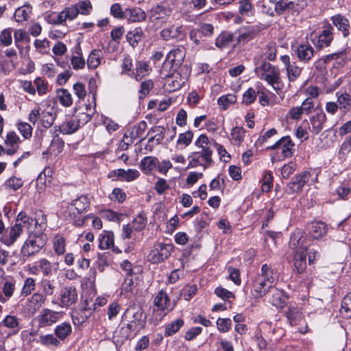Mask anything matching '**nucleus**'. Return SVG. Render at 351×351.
I'll return each instance as SVG.
<instances>
[{"mask_svg":"<svg viewBox=\"0 0 351 351\" xmlns=\"http://www.w3.org/2000/svg\"><path fill=\"white\" fill-rule=\"evenodd\" d=\"M47 235L40 230H30L27 239L23 243L21 252L27 258L38 253L47 243Z\"/></svg>","mask_w":351,"mask_h":351,"instance_id":"nucleus-1","label":"nucleus"},{"mask_svg":"<svg viewBox=\"0 0 351 351\" xmlns=\"http://www.w3.org/2000/svg\"><path fill=\"white\" fill-rule=\"evenodd\" d=\"M254 71L261 79L265 80L269 84L276 88L275 84H278L280 81V71L278 68L273 66L269 62L263 61L259 66L255 68Z\"/></svg>","mask_w":351,"mask_h":351,"instance_id":"nucleus-2","label":"nucleus"},{"mask_svg":"<svg viewBox=\"0 0 351 351\" xmlns=\"http://www.w3.org/2000/svg\"><path fill=\"white\" fill-rule=\"evenodd\" d=\"M213 143L210 142L208 136L206 134H201L195 143V145L202 148L201 152H192L188 157L190 159L193 155L199 154L201 158L205 161V164L202 165L204 169L209 167L213 162L212 159L213 151L210 149V145Z\"/></svg>","mask_w":351,"mask_h":351,"instance_id":"nucleus-3","label":"nucleus"},{"mask_svg":"<svg viewBox=\"0 0 351 351\" xmlns=\"http://www.w3.org/2000/svg\"><path fill=\"white\" fill-rule=\"evenodd\" d=\"M173 249L171 243H156L148 254V261L152 264L161 263L170 256Z\"/></svg>","mask_w":351,"mask_h":351,"instance_id":"nucleus-4","label":"nucleus"},{"mask_svg":"<svg viewBox=\"0 0 351 351\" xmlns=\"http://www.w3.org/2000/svg\"><path fill=\"white\" fill-rule=\"evenodd\" d=\"M311 174L308 171H304L294 176L287 184L286 192L289 195L300 193L303 187L310 180Z\"/></svg>","mask_w":351,"mask_h":351,"instance_id":"nucleus-5","label":"nucleus"},{"mask_svg":"<svg viewBox=\"0 0 351 351\" xmlns=\"http://www.w3.org/2000/svg\"><path fill=\"white\" fill-rule=\"evenodd\" d=\"M78 300L77 291L75 287L69 286L63 287L60 293L59 306L68 308L75 304Z\"/></svg>","mask_w":351,"mask_h":351,"instance_id":"nucleus-6","label":"nucleus"},{"mask_svg":"<svg viewBox=\"0 0 351 351\" xmlns=\"http://www.w3.org/2000/svg\"><path fill=\"white\" fill-rule=\"evenodd\" d=\"M295 143L291 140L289 136L282 137L278 141H276L273 145L268 147L267 149L275 150L277 149H281V155L282 159L285 158L292 157L294 152Z\"/></svg>","mask_w":351,"mask_h":351,"instance_id":"nucleus-7","label":"nucleus"},{"mask_svg":"<svg viewBox=\"0 0 351 351\" xmlns=\"http://www.w3.org/2000/svg\"><path fill=\"white\" fill-rule=\"evenodd\" d=\"M143 312L141 308L130 307L125 311L123 319H130L128 322L135 326L138 330L143 328L145 321L143 319Z\"/></svg>","mask_w":351,"mask_h":351,"instance_id":"nucleus-8","label":"nucleus"},{"mask_svg":"<svg viewBox=\"0 0 351 351\" xmlns=\"http://www.w3.org/2000/svg\"><path fill=\"white\" fill-rule=\"evenodd\" d=\"M60 317L59 312L49 308H43L37 317L39 328L50 326L56 323Z\"/></svg>","mask_w":351,"mask_h":351,"instance_id":"nucleus-9","label":"nucleus"},{"mask_svg":"<svg viewBox=\"0 0 351 351\" xmlns=\"http://www.w3.org/2000/svg\"><path fill=\"white\" fill-rule=\"evenodd\" d=\"M305 233L300 229L295 230L291 234L289 247L293 250L307 252Z\"/></svg>","mask_w":351,"mask_h":351,"instance_id":"nucleus-10","label":"nucleus"},{"mask_svg":"<svg viewBox=\"0 0 351 351\" xmlns=\"http://www.w3.org/2000/svg\"><path fill=\"white\" fill-rule=\"evenodd\" d=\"M333 29V27L330 23L324 25V29L318 36L317 43L315 44L317 49H322L331 45L334 39Z\"/></svg>","mask_w":351,"mask_h":351,"instance_id":"nucleus-11","label":"nucleus"},{"mask_svg":"<svg viewBox=\"0 0 351 351\" xmlns=\"http://www.w3.org/2000/svg\"><path fill=\"white\" fill-rule=\"evenodd\" d=\"M171 12V8L167 1H162L160 3L153 7L149 12V18L151 21L159 20L169 16Z\"/></svg>","mask_w":351,"mask_h":351,"instance_id":"nucleus-12","label":"nucleus"},{"mask_svg":"<svg viewBox=\"0 0 351 351\" xmlns=\"http://www.w3.org/2000/svg\"><path fill=\"white\" fill-rule=\"evenodd\" d=\"M280 60L285 64L289 80L291 82L295 81L300 76L301 69L296 66L295 62H291L288 55L281 56Z\"/></svg>","mask_w":351,"mask_h":351,"instance_id":"nucleus-13","label":"nucleus"},{"mask_svg":"<svg viewBox=\"0 0 351 351\" xmlns=\"http://www.w3.org/2000/svg\"><path fill=\"white\" fill-rule=\"evenodd\" d=\"M332 25L341 32L343 36L346 38L350 34V22L348 19L341 14L333 15L330 17Z\"/></svg>","mask_w":351,"mask_h":351,"instance_id":"nucleus-14","label":"nucleus"},{"mask_svg":"<svg viewBox=\"0 0 351 351\" xmlns=\"http://www.w3.org/2000/svg\"><path fill=\"white\" fill-rule=\"evenodd\" d=\"M146 13L139 7H130L125 9V19L129 23H140L146 19Z\"/></svg>","mask_w":351,"mask_h":351,"instance_id":"nucleus-15","label":"nucleus"},{"mask_svg":"<svg viewBox=\"0 0 351 351\" xmlns=\"http://www.w3.org/2000/svg\"><path fill=\"white\" fill-rule=\"evenodd\" d=\"M160 36L165 40L170 39H176L177 40H182L186 36V33L184 31L182 26L174 27L163 29L160 32Z\"/></svg>","mask_w":351,"mask_h":351,"instance_id":"nucleus-16","label":"nucleus"},{"mask_svg":"<svg viewBox=\"0 0 351 351\" xmlns=\"http://www.w3.org/2000/svg\"><path fill=\"white\" fill-rule=\"evenodd\" d=\"M327 118L322 109H319L317 113L310 118V122L312 128L310 131L315 135H317L323 130L324 124L326 122Z\"/></svg>","mask_w":351,"mask_h":351,"instance_id":"nucleus-17","label":"nucleus"},{"mask_svg":"<svg viewBox=\"0 0 351 351\" xmlns=\"http://www.w3.org/2000/svg\"><path fill=\"white\" fill-rule=\"evenodd\" d=\"M270 288L263 280L256 276L251 284V294L254 298L258 299L264 296Z\"/></svg>","mask_w":351,"mask_h":351,"instance_id":"nucleus-18","label":"nucleus"},{"mask_svg":"<svg viewBox=\"0 0 351 351\" xmlns=\"http://www.w3.org/2000/svg\"><path fill=\"white\" fill-rule=\"evenodd\" d=\"M309 236L313 239H319L326 236L328 228L325 223L322 221H314L308 225Z\"/></svg>","mask_w":351,"mask_h":351,"instance_id":"nucleus-19","label":"nucleus"},{"mask_svg":"<svg viewBox=\"0 0 351 351\" xmlns=\"http://www.w3.org/2000/svg\"><path fill=\"white\" fill-rule=\"evenodd\" d=\"M184 49H173L167 54L164 66H166L168 64H171V67L180 66L184 58Z\"/></svg>","mask_w":351,"mask_h":351,"instance_id":"nucleus-20","label":"nucleus"},{"mask_svg":"<svg viewBox=\"0 0 351 351\" xmlns=\"http://www.w3.org/2000/svg\"><path fill=\"white\" fill-rule=\"evenodd\" d=\"M239 32L240 34L237 38V43H245L255 38L258 34V28L256 26L243 27Z\"/></svg>","mask_w":351,"mask_h":351,"instance_id":"nucleus-21","label":"nucleus"},{"mask_svg":"<svg viewBox=\"0 0 351 351\" xmlns=\"http://www.w3.org/2000/svg\"><path fill=\"white\" fill-rule=\"evenodd\" d=\"M294 270L303 274L306 268V252L296 250L293 256Z\"/></svg>","mask_w":351,"mask_h":351,"instance_id":"nucleus-22","label":"nucleus"},{"mask_svg":"<svg viewBox=\"0 0 351 351\" xmlns=\"http://www.w3.org/2000/svg\"><path fill=\"white\" fill-rule=\"evenodd\" d=\"M295 1H290L289 2L275 1V11L278 16L282 15L286 11L290 12L293 15L298 14Z\"/></svg>","mask_w":351,"mask_h":351,"instance_id":"nucleus-23","label":"nucleus"},{"mask_svg":"<svg viewBox=\"0 0 351 351\" xmlns=\"http://www.w3.org/2000/svg\"><path fill=\"white\" fill-rule=\"evenodd\" d=\"M23 232V226L21 223H16L12 226L9 232V237L4 236L2 237V241L7 245H11L13 244L18 237Z\"/></svg>","mask_w":351,"mask_h":351,"instance_id":"nucleus-24","label":"nucleus"},{"mask_svg":"<svg viewBox=\"0 0 351 351\" xmlns=\"http://www.w3.org/2000/svg\"><path fill=\"white\" fill-rule=\"evenodd\" d=\"M336 96L339 109L343 114L344 115L350 112L351 109V96L346 93H341L339 92L336 93Z\"/></svg>","mask_w":351,"mask_h":351,"instance_id":"nucleus-25","label":"nucleus"},{"mask_svg":"<svg viewBox=\"0 0 351 351\" xmlns=\"http://www.w3.org/2000/svg\"><path fill=\"white\" fill-rule=\"evenodd\" d=\"M39 341L41 345L51 349L62 346L60 340L58 339L55 334L41 335L39 337Z\"/></svg>","mask_w":351,"mask_h":351,"instance_id":"nucleus-26","label":"nucleus"},{"mask_svg":"<svg viewBox=\"0 0 351 351\" xmlns=\"http://www.w3.org/2000/svg\"><path fill=\"white\" fill-rule=\"evenodd\" d=\"M72 332V326L70 323L64 322L57 325L54 329V334L60 341H64Z\"/></svg>","mask_w":351,"mask_h":351,"instance_id":"nucleus-27","label":"nucleus"},{"mask_svg":"<svg viewBox=\"0 0 351 351\" xmlns=\"http://www.w3.org/2000/svg\"><path fill=\"white\" fill-rule=\"evenodd\" d=\"M258 278L263 280L271 288L275 283V277L271 267L267 264H263L261 267V273L257 276Z\"/></svg>","mask_w":351,"mask_h":351,"instance_id":"nucleus-28","label":"nucleus"},{"mask_svg":"<svg viewBox=\"0 0 351 351\" xmlns=\"http://www.w3.org/2000/svg\"><path fill=\"white\" fill-rule=\"evenodd\" d=\"M314 52V49L309 45H300L296 50L298 59L304 62H307L311 59Z\"/></svg>","mask_w":351,"mask_h":351,"instance_id":"nucleus-29","label":"nucleus"},{"mask_svg":"<svg viewBox=\"0 0 351 351\" xmlns=\"http://www.w3.org/2000/svg\"><path fill=\"white\" fill-rule=\"evenodd\" d=\"M234 34L228 31H223L215 39V46L220 49L230 46L233 41Z\"/></svg>","mask_w":351,"mask_h":351,"instance_id":"nucleus-30","label":"nucleus"},{"mask_svg":"<svg viewBox=\"0 0 351 351\" xmlns=\"http://www.w3.org/2000/svg\"><path fill=\"white\" fill-rule=\"evenodd\" d=\"M154 305L157 307L158 310L165 311V310H171L169 308L170 306V300L169 296L164 291H160L156 295L154 300Z\"/></svg>","mask_w":351,"mask_h":351,"instance_id":"nucleus-31","label":"nucleus"},{"mask_svg":"<svg viewBox=\"0 0 351 351\" xmlns=\"http://www.w3.org/2000/svg\"><path fill=\"white\" fill-rule=\"evenodd\" d=\"M143 36L144 33L142 28L141 27H138L127 33L126 40L129 44L134 48L138 45Z\"/></svg>","mask_w":351,"mask_h":351,"instance_id":"nucleus-32","label":"nucleus"},{"mask_svg":"<svg viewBox=\"0 0 351 351\" xmlns=\"http://www.w3.org/2000/svg\"><path fill=\"white\" fill-rule=\"evenodd\" d=\"M326 56V59L328 62L332 60H339L337 63L338 66L343 67L348 62L347 60V48H343L338 51L328 54Z\"/></svg>","mask_w":351,"mask_h":351,"instance_id":"nucleus-33","label":"nucleus"},{"mask_svg":"<svg viewBox=\"0 0 351 351\" xmlns=\"http://www.w3.org/2000/svg\"><path fill=\"white\" fill-rule=\"evenodd\" d=\"M157 165L158 158L156 157L146 156L141 160L140 167L143 173L149 174L156 168Z\"/></svg>","mask_w":351,"mask_h":351,"instance_id":"nucleus-34","label":"nucleus"},{"mask_svg":"<svg viewBox=\"0 0 351 351\" xmlns=\"http://www.w3.org/2000/svg\"><path fill=\"white\" fill-rule=\"evenodd\" d=\"M114 174L118 178H121L122 180L127 182L133 181L138 178L140 176L138 171L132 169H128L127 171L123 169H119L114 171Z\"/></svg>","mask_w":351,"mask_h":351,"instance_id":"nucleus-35","label":"nucleus"},{"mask_svg":"<svg viewBox=\"0 0 351 351\" xmlns=\"http://www.w3.org/2000/svg\"><path fill=\"white\" fill-rule=\"evenodd\" d=\"M19 319L13 315H7L1 322H0V330L3 327H7L8 328L14 330V334H16L19 330Z\"/></svg>","mask_w":351,"mask_h":351,"instance_id":"nucleus-36","label":"nucleus"},{"mask_svg":"<svg viewBox=\"0 0 351 351\" xmlns=\"http://www.w3.org/2000/svg\"><path fill=\"white\" fill-rule=\"evenodd\" d=\"M71 204L75 207L79 214L86 212L90 207L89 199L86 195H81L73 199Z\"/></svg>","mask_w":351,"mask_h":351,"instance_id":"nucleus-37","label":"nucleus"},{"mask_svg":"<svg viewBox=\"0 0 351 351\" xmlns=\"http://www.w3.org/2000/svg\"><path fill=\"white\" fill-rule=\"evenodd\" d=\"M80 128L79 121L75 119L62 123L59 127V130L64 134H70L75 132Z\"/></svg>","mask_w":351,"mask_h":351,"instance_id":"nucleus-38","label":"nucleus"},{"mask_svg":"<svg viewBox=\"0 0 351 351\" xmlns=\"http://www.w3.org/2000/svg\"><path fill=\"white\" fill-rule=\"evenodd\" d=\"M147 127V124L145 121H141L137 125H134L130 131V143H132L134 140L141 137Z\"/></svg>","mask_w":351,"mask_h":351,"instance_id":"nucleus-39","label":"nucleus"},{"mask_svg":"<svg viewBox=\"0 0 351 351\" xmlns=\"http://www.w3.org/2000/svg\"><path fill=\"white\" fill-rule=\"evenodd\" d=\"M101 56L102 52L100 49L92 50L87 60L88 68L96 69L100 64Z\"/></svg>","mask_w":351,"mask_h":351,"instance_id":"nucleus-40","label":"nucleus"},{"mask_svg":"<svg viewBox=\"0 0 351 351\" xmlns=\"http://www.w3.org/2000/svg\"><path fill=\"white\" fill-rule=\"evenodd\" d=\"M114 245V235L112 232H104V234L99 237V247L101 250L110 248Z\"/></svg>","mask_w":351,"mask_h":351,"instance_id":"nucleus-41","label":"nucleus"},{"mask_svg":"<svg viewBox=\"0 0 351 351\" xmlns=\"http://www.w3.org/2000/svg\"><path fill=\"white\" fill-rule=\"evenodd\" d=\"M285 315L291 326L296 325L301 319V312L296 307H289Z\"/></svg>","mask_w":351,"mask_h":351,"instance_id":"nucleus-42","label":"nucleus"},{"mask_svg":"<svg viewBox=\"0 0 351 351\" xmlns=\"http://www.w3.org/2000/svg\"><path fill=\"white\" fill-rule=\"evenodd\" d=\"M184 325V320L177 319L171 323L167 324L165 327V336L170 337L176 334Z\"/></svg>","mask_w":351,"mask_h":351,"instance_id":"nucleus-43","label":"nucleus"},{"mask_svg":"<svg viewBox=\"0 0 351 351\" xmlns=\"http://www.w3.org/2000/svg\"><path fill=\"white\" fill-rule=\"evenodd\" d=\"M60 103L66 107L71 106L73 104L72 96L70 93L64 88L58 89L57 91Z\"/></svg>","mask_w":351,"mask_h":351,"instance_id":"nucleus-44","label":"nucleus"},{"mask_svg":"<svg viewBox=\"0 0 351 351\" xmlns=\"http://www.w3.org/2000/svg\"><path fill=\"white\" fill-rule=\"evenodd\" d=\"M25 8L29 10V12H31L32 6L29 4H25L23 7H19L14 12V18L16 22L21 23L28 19L29 13Z\"/></svg>","mask_w":351,"mask_h":351,"instance_id":"nucleus-45","label":"nucleus"},{"mask_svg":"<svg viewBox=\"0 0 351 351\" xmlns=\"http://www.w3.org/2000/svg\"><path fill=\"white\" fill-rule=\"evenodd\" d=\"M245 130L242 127H234L231 131L232 139L234 144L239 145L244 140Z\"/></svg>","mask_w":351,"mask_h":351,"instance_id":"nucleus-46","label":"nucleus"},{"mask_svg":"<svg viewBox=\"0 0 351 351\" xmlns=\"http://www.w3.org/2000/svg\"><path fill=\"white\" fill-rule=\"evenodd\" d=\"M239 14L242 16H252L254 10L250 0H240L239 7Z\"/></svg>","mask_w":351,"mask_h":351,"instance_id":"nucleus-47","label":"nucleus"},{"mask_svg":"<svg viewBox=\"0 0 351 351\" xmlns=\"http://www.w3.org/2000/svg\"><path fill=\"white\" fill-rule=\"evenodd\" d=\"M341 313L347 317H351V292L342 300Z\"/></svg>","mask_w":351,"mask_h":351,"instance_id":"nucleus-48","label":"nucleus"},{"mask_svg":"<svg viewBox=\"0 0 351 351\" xmlns=\"http://www.w3.org/2000/svg\"><path fill=\"white\" fill-rule=\"evenodd\" d=\"M53 250L58 255H62L65 252L66 240L63 237L56 236L53 239Z\"/></svg>","mask_w":351,"mask_h":351,"instance_id":"nucleus-49","label":"nucleus"},{"mask_svg":"<svg viewBox=\"0 0 351 351\" xmlns=\"http://www.w3.org/2000/svg\"><path fill=\"white\" fill-rule=\"evenodd\" d=\"M236 101L237 97L234 94L223 95L217 100L218 104L222 106L223 110H226L230 105L234 104Z\"/></svg>","mask_w":351,"mask_h":351,"instance_id":"nucleus-50","label":"nucleus"},{"mask_svg":"<svg viewBox=\"0 0 351 351\" xmlns=\"http://www.w3.org/2000/svg\"><path fill=\"white\" fill-rule=\"evenodd\" d=\"M152 133H156L154 136L156 138V145H160L165 137V129L160 125H156L149 129L147 136Z\"/></svg>","mask_w":351,"mask_h":351,"instance_id":"nucleus-51","label":"nucleus"},{"mask_svg":"<svg viewBox=\"0 0 351 351\" xmlns=\"http://www.w3.org/2000/svg\"><path fill=\"white\" fill-rule=\"evenodd\" d=\"M55 120V114L49 112H43L40 115V123L43 128H50Z\"/></svg>","mask_w":351,"mask_h":351,"instance_id":"nucleus-52","label":"nucleus"},{"mask_svg":"<svg viewBox=\"0 0 351 351\" xmlns=\"http://www.w3.org/2000/svg\"><path fill=\"white\" fill-rule=\"evenodd\" d=\"M133 228L136 231L143 230L147 223L146 215L144 213H141L136 218L134 219Z\"/></svg>","mask_w":351,"mask_h":351,"instance_id":"nucleus-53","label":"nucleus"},{"mask_svg":"<svg viewBox=\"0 0 351 351\" xmlns=\"http://www.w3.org/2000/svg\"><path fill=\"white\" fill-rule=\"evenodd\" d=\"M154 88V83L152 80H145L142 82L141 84V88L139 90L138 99L142 100L146 95H147L149 91Z\"/></svg>","mask_w":351,"mask_h":351,"instance_id":"nucleus-54","label":"nucleus"},{"mask_svg":"<svg viewBox=\"0 0 351 351\" xmlns=\"http://www.w3.org/2000/svg\"><path fill=\"white\" fill-rule=\"evenodd\" d=\"M34 221V219L32 217H29L25 212H20L18 214L16 220V223H21V225L24 224L27 226V228L29 229V232L32 230L31 226H32Z\"/></svg>","mask_w":351,"mask_h":351,"instance_id":"nucleus-55","label":"nucleus"},{"mask_svg":"<svg viewBox=\"0 0 351 351\" xmlns=\"http://www.w3.org/2000/svg\"><path fill=\"white\" fill-rule=\"evenodd\" d=\"M12 28L3 29L0 33V42L3 46H10L12 43Z\"/></svg>","mask_w":351,"mask_h":351,"instance_id":"nucleus-56","label":"nucleus"},{"mask_svg":"<svg viewBox=\"0 0 351 351\" xmlns=\"http://www.w3.org/2000/svg\"><path fill=\"white\" fill-rule=\"evenodd\" d=\"M73 322L75 325H82L85 323L88 318L90 317H88V315L86 312L82 311L80 308L79 311H76L75 313H73L72 315Z\"/></svg>","mask_w":351,"mask_h":351,"instance_id":"nucleus-57","label":"nucleus"},{"mask_svg":"<svg viewBox=\"0 0 351 351\" xmlns=\"http://www.w3.org/2000/svg\"><path fill=\"white\" fill-rule=\"evenodd\" d=\"M82 56V51H80L77 52V56H72L71 62L73 69L79 70L84 67L85 60Z\"/></svg>","mask_w":351,"mask_h":351,"instance_id":"nucleus-58","label":"nucleus"},{"mask_svg":"<svg viewBox=\"0 0 351 351\" xmlns=\"http://www.w3.org/2000/svg\"><path fill=\"white\" fill-rule=\"evenodd\" d=\"M75 6L79 11V14L85 15L89 14L93 8L89 0L80 1L78 3L75 4Z\"/></svg>","mask_w":351,"mask_h":351,"instance_id":"nucleus-59","label":"nucleus"},{"mask_svg":"<svg viewBox=\"0 0 351 351\" xmlns=\"http://www.w3.org/2000/svg\"><path fill=\"white\" fill-rule=\"evenodd\" d=\"M256 99V93L252 88H248L243 95V103L250 105L254 102Z\"/></svg>","mask_w":351,"mask_h":351,"instance_id":"nucleus-60","label":"nucleus"},{"mask_svg":"<svg viewBox=\"0 0 351 351\" xmlns=\"http://www.w3.org/2000/svg\"><path fill=\"white\" fill-rule=\"evenodd\" d=\"M197 291V288L195 285H189L182 289V295L184 300L189 301L196 294Z\"/></svg>","mask_w":351,"mask_h":351,"instance_id":"nucleus-61","label":"nucleus"},{"mask_svg":"<svg viewBox=\"0 0 351 351\" xmlns=\"http://www.w3.org/2000/svg\"><path fill=\"white\" fill-rule=\"evenodd\" d=\"M232 325V321L230 318H218L217 320V328L222 332H228Z\"/></svg>","mask_w":351,"mask_h":351,"instance_id":"nucleus-62","label":"nucleus"},{"mask_svg":"<svg viewBox=\"0 0 351 351\" xmlns=\"http://www.w3.org/2000/svg\"><path fill=\"white\" fill-rule=\"evenodd\" d=\"M18 130L25 138L27 139L32 136V128L29 123H19L18 124Z\"/></svg>","mask_w":351,"mask_h":351,"instance_id":"nucleus-63","label":"nucleus"},{"mask_svg":"<svg viewBox=\"0 0 351 351\" xmlns=\"http://www.w3.org/2000/svg\"><path fill=\"white\" fill-rule=\"evenodd\" d=\"M110 14L117 19H125V10H123L121 5L118 3H114L111 5Z\"/></svg>","mask_w":351,"mask_h":351,"instance_id":"nucleus-64","label":"nucleus"}]
</instances>
